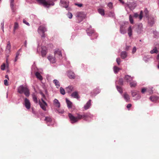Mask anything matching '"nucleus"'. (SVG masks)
<instances>
[{"mask_svg":"<svg viewBox=\"0 0 159 159\" xmlns=\"http://www.w3.org/2000/svg\"><path fill=\"white\" fill-rule=\"evenodd\" d=\"M76 116H75L71 113L68 114V116L71 123L73 124L77 122L79 120L83 119L84 120H87V119L88 117L91 118L93 116L90 113L84 114L83 115H80V114L77 113Z\"/></svg>","mask_w":159,"mask_h":159,"instance_id":"f257e3e1","label":"nucleus"},{"mask_svg":"<svg viewBox=\"0 0 159 159\" xmlns=\"http://www.w3.org/2000/svg\"><path fill=\"white\" fill-rule=\"evenodd\" d=\"M17 91L20 94L24 93L27 97H29L30 94V91L28 89L26 86L24 87L23 85H20L18 87Z\"/></svg>","mask_w":159,"mask_h":159,"instance_id":"f03ea898","label":"nucleus"},{"mask_svg":"<svg viewBox=\"0 0 159 159\" xmlns=\"http://www.w3.org/2000/svg\"><path fill=\"white\" fill-rule=\"evenodd\" d=\"M86 14L82 11H78L76 14V22L79 23L83 21L86 17Z\"/></svg>","mask_w":159,"mask_h":159,"instance_id":"7ed1b4c3","label":"nucleus"},{"mask_svg":"<svg viewBox=\"0 0 159 159\" xmlns=\"http://www.w3.org/2000/svg\"><path fill=\"white\" fill-rule=\"evenodd\" d=\"M43 7H48L51 6H53L54 5L53 2H50L47 1L46 0H36Z\"/></svg>","mask_w":159,"mask_h":159,"instance_id":"20e7f679","label":"nucleus"},{"mask_svg":"<svg viewBox=\"0 0 159 159\" xmlns=\"http://www.w3.org/2000/svg\"><path fill=\"white\" fill-rule=\"evenodd\" d=\"M41 100L43 102L42 103L39 100V104L41 108L44 110H46V106H47V104L44 101L43 98H41Z\"/></svg>","mask_w":159,"mask_h":159,"instance_id":"39448f33","label":"nucleus"},{"mask_svg":"<svg viewBox=\"0 0 159 159\" xmlns=\"http://www.w3.org/2000/svg\"><path fill=\"white\" fill-rule=\"evenodd\" d=\"M24 105L27 109H29L30 108L31 104L30 101L27 98H25L24 99Z\"/></svg>","mask_w":159,"mask_h":159,"instance_id":"423d86ee","label":"nucleus"},{"mask_svg":"<svg viewBox=\"0 0 159 159\" xmlns=\"http://www.w3.org/2000/svg\"><path fill=\"white\" fill-rule=\"evenodd\" d=\"M127 6L130 9H134L136 6V3L135 2H133L129 3L126 4Z\"/></svg>","mask_w":159,"mask_h":159,"instance_id":"0eeeda50","label":"nucleus"},{"mask_svg":"<svg viewBox=\"0 0 159 159\" xmlns=\"http://www.w3.org/2000/svg\"><path fill=\"white\" fill-rule=\"evenodd\" d=\"M54 53L55 56L58 57L60 58L62 57L61 51L59 49H56Z\"/></svg>","mask_w":159,"mask_h":159,"instance_id":"6e6552de","label":"nucleus"},{"mask_svg":"<svg viewBox=\"0 0 159 159\" xmlns=\"http://www.w3.org/2000/svg\"><path fill=\"white\" fill-rule=\"evenodd\" d=\"M60 5L61 6L67 8L68 7V3L66 1L61 0L60 2Z\"/></svg>","mask_w":159,"mask_h":159,"instance_id":"1a4fd4ad","label":"nucleus"},{"mask_svg":"<svg viewBox=\"0 0 159 159\" xmlns=\"http://www.w3.org/2000/svg\"><path fill=\"white\" fill-rule=\"evenodd\" d=\"M39 31H41L42 33H45L47 31V29L43 25L40 26L38 29V32L39 33Z\"/></svg>","mask_w":159,"mask_h":159,"instance_id":"9d476101","label":"nucleus"},{"mask_svg":"<svg viewBox=\"0 0 159 159\" xmlns=\"http://www.w3.org/2000/svg\"><path fill=\"white\" fill-rule=\"evenodd\" d=\"M11 48V44L10 42H8L5 51L7 53H9L10 52Z\"/></svg>","mask_w":159,"mask_h":159,"instance_id":"9b49d317","label":"nucleus"},{"mask_svg":"<svg viewBox=\"0 0 159 159\" xmlns=\"http://www.w3.org/2000/svg\"><path fill=\"white\" fill-rule=\"evenodd\" d=\"M48 58L51 62L53 63L56 62V60L54 57L52 56L49 55L48 57Z\"/></svg>","mask_w":159,"mask_h":159,"instance_id":"f8f14e48","label":"nucleus"},{"mask_svg":"<svg viewBox=\"0 0 159 159\" xmlns=\"http://www.w3.org/2000/svg\"><path fill=\"white\" fill-rule=\"evenodd\" d=\"M91 100H89L86 104L84 106V108L85 110H87L89 109L91 105Z\"/></svg>","mask_w":159,"mask_h":159,"instance_id":"ddd939ff","label":"nucleus"},{"mask_svg":"<svg viewBox=\"0 0 159 159\" xmlns=\"http://www.w3.org/2000/svg\"><path fill=\"white\" fill-rule=\"evenodd\" d=\"M68 76L70 79H74L75 78L74 73L71 71H69L68 72Z\"/></svg>","mask_w":159,"mask_h":159,"instance_id":"4468645a","label":"nucleus"},{"mask_svg":"<svg viewBox=\"0 0 159 159\" xmlns=\"http://www.w3.org/2000/svg\"><path fill=\"white\" fill-rule=\"evenodd\" d=\"M53 104L54 105L57 107H59L60 106V104L58 100L55 99L53 101Z\"/></svg>","mask_w":159,"mask_h":159,"instance_id":"2eb2a0df","label":"nucleus"},{"mask_svg":"<svg viewBox=\"0 0 159 159\" xmlns=\"http://www.w3.org/2000/svg\"><path fill=\"white\" fill-rule=\"evenodd\" d=\"M158 98L157 96H152L150 97V100L153 102H156L158 99Z\"/></svg>","mask_w":159,"mask_h":159,"instance_id":"dca6fc26","label":"nucleus"},{"mask_svg":"<svg viewBox=\"0 0 159 159\" xmlns=\"http://www.w3.org/2000/svg\"><path fill=\"white\" fill-rule=\"evenodd\" d=\"M74 90V87L72 86H70L66 88V90L67 92L70 93Z\"/></svg>","mask_w":159,"mask_h":159,"instance_id":"f3484780","label":"nucleus"},{"mask_svg":"<svg viewBox=\"0 0 159 159\" xmlns=\"http://www.w3.org/2000/svg\"><path fill=\"white\" fill-rule=\"evenodd\" d=\"M146 16L148 18V23L150 24V25L152 26L154 23V19L152 18V19L148 17V16L146 15Z\"/></svg>","mask_w":159,"mask_h":159,"instance_id":"a211bd4d","label":"nucleus"},{"mask_svg":"<svg viewBox=\"0 0 159 159\" xmlns=\"http://www.w3.org/2000/svg\"><path fill=\"white\" fill-rule=\"evenodd\" d=\"M123 97L126 102H127L129 101L130 99L129 96L126 93H125L124 94Z\"/></svg>","mask_w":159,"mask_h":159,"instance_id":"6ab92c4d","label":"nucleus"},{"mask_svg":"<svg viewBox=\"0 0 159 159\" xmlns=\"http://www.w3.org/2000/svg\"><path fill=\"white\" fill-rule=\"evenodd\" d=\"M71 96L73 98L77 99H78L80 98L78 95V92L76 91L73 92L71 94Z\"/></svg>","mask_w":159,"mask_h":159,"instance_id":"aec40b11","label":"nucleus"},{"mask_svg":"<svg viewBox=\"0 0 159 159\" xmlns=\"http://www.w3.org/2000/svg\"><path fill=\"white\" fill-rule=\"evenodd\" d=\"M125 79L128 82L131 81L133 79V78L130 76L127 75L125 76Z\"/></svg>","mask_w":159,"mask_h":159,"instance_id":"412c9836","label":"nucleus"},{"mask_svg":"<svg viewBox=\"0 0 159 159\" xmlns=\"http://www.w3.org/2000/svg\"><path fill=\"white\" fill-rule=\"evenodd\" d=\"M35 75L36 77L40 80H43V77L38 72H37L35 73Z\"/></svg>","mask_w":159,"mask_h":159,"instance_id":"4be33fe9","label":"nucleus"},{"mask_svg":"<svg viewBox=\"0 0 159 159\" xmlns=\"http://www.w3.org/2000/svg\"><path fill=\"white\" fill-rule=\"evenodd\" d=\"M32 97L33 101L36 103H37L38 102L37 98V96L34 93H33L32 94Z\"/></svg>","mask_w":159,"mask_h":159,"instance_id":"5701e85b","label":"nucleus"},{"mask_svg":"<svg viewBox=\"0 0 159 159\" xmlns=\"http://www.w3.org/2000/svg\"><path fill=\"white\" fill-rule=\"evenodd\" d=\"M19 27V25L16 22L14 23V29H13V33L14 34L15 33V30H17Z\"/></svg>","mask_w":159,"mask_h":159,"instance_id":"b1692460","label":"nucleus"},{"mask_svg":"<svg viewBox=\"0 0 159 159\" xmlns=\"http://www.w3.org/2000/svg\"><path fill=\"white\" fill-rule=\"evenodd\" d=\"M53 82L55 84L57 88H58L60 87V85L59 82L57 80H54Z\"/></svg>","mask_w":159,"mask_h":159,"instance_id":"393cba45","label":"nucleus"},{"mask_svg":"<svg viewBox=\"0 0 159 159\" xmlns=\"http://www.w3.org/2000/svg\"><path fill=\"white\" fill-rule=\"evenodd\" d=\"M150 52L151 54L157 53L158 52V51L157 48L155 47L152 50L150 51Z\"/></svg>","mask_w":159,"mask_h":159,"instance_id":"a878e982","label":"nucleus"},{"mask_svg":"<svg viewBox=\"0 0 159 159\" xmlns=\"http://www.w3.org/2000/svg\"><path fill=\"white\" fill-rule=\"evenodd\" d=\"M127 56V53L125 52H123L121 53V57L123 59L125 58Z\"/></svg>","mask_w":159,"mask_h":159,"instance_id":"bb28decb","label":"nucleus"},{"mask_svg":"<svg viewBox=\"0 0 159 159\" xmlns=\"http://www.w3.org/2000/svg\"><path fill=\"white\" fill-rule=\"evenodd\" d=\"M66 100L68 108H71L72 107V103L67 99H66Z\"/></svg>","mask_w":159,"mask_h":159,"instance_id":"cd10ccee","label":"nucleus"},{"mask_svg":"<svg viewBox=\"0 0 159 159\" xmlns=\"http://www.w3.org/2000/svg\"><path fill=\"white\" fill-rule=\"evenodd\" d=\"M47 53V51L45 49H44L43 48H42L41 51V54L42 56L43 57L45 56Z\"/></svg>","mask_w":159,"mask_h":159,"instance_id":"c85d7f7f","label":"nucleus"},{"mask_svg":"<svg viewBox=\"0 0 159 159\" xmlns=\"http://www.w3.org/2000/svg\"><path fill=\"white\" fill-rule=\"evenodd\" d=\"M14 0H10V7L11 9L12 10H13L14 9Z\"/></svg>","mask_w":159,"mask_h":159,"instance_id":"c756f323","label":"nucleus"},{"mask_svg":"<svg viewBox=\"0 0 159 159\" xmlns=\"http://www.w3.org/2000/svg\"><path fill=\"white\" fill-rule=\"evenodd\" d=\"M136 82L133 81L130 83L129 85L131 87H134L136 86Z\"/></svg>","mask_w":159,"mask_h":159,"instance_id":"7c9ffc66","label":"nucleus"},{"mask_svg":"<svg viewBox=\"0 0 159 159\" xmlns=\"http://www.w3.org/2000/svg\"><path fill=\"white\" fill-rule=\"evenodd\" d=\"M150 57L149 56H145L143 57V60L145 62H147L149 60L150 58Z\"/></svg>","mask_w":159,"mask_h":159,"instance_id":"2f4dec72","label":"nucleus"},{"mask_svg":"<svg viewBox=\"0 0 159 159\" xmlns=\"http://www.w3.org/2000/svg\"><path fill=\"white\" fill-rule=\"evenodd\" d=\"M120 32L121 34H124L126 33V30L125 29H123V27H120Z\"/></svg>","mask_w":159,"mask_h":159,"instance_id":"473e14b6","label":"nucleus"},{"mask_svg":"<svg viewBox=\"0 0 159 159\" xmlns=\"http://www.w3.org/2000/svg\"><path fill=\"white\" fill-rule=\"evenodd\" d=\"M113 68L114 71L115 73H117L120 70V69L119 67L116 66H114Z\"/></svg>","mask_w":159,"mask_h":159,"instance_id":"72a5a7b5","label":"nucleus"},{"mask_svg":"<svg viewBox=\"0 0 159 159\" xmlns=\"http://www.w3.org/2000/svg\"><path fill=\"white\" fill-rule=\"evenodd\" d=\"M132 30L130 26L129 27L128 29V34L129 36L132 35Z\"/></svg>","mask_w":159,"mask_h":159,"instance_id":"f704fd0d","label":"nucleus"},{"mask_svg":"<svg viewBox=\"0 0 159 159\" xmlns=\"http://www.w3.org/2000/svg\"><path fill=\"white\" fill-rule=\"evenodd\" d=\"M132 95L133 97H138V94H137V92L135 91L132 92Z\"/></svg>","mask_w":159,"mask_h":159,"instance_id":"c9c22d12","label":"nucleus"},{"mask_svg":"<svg viewBox=\"0 0 159 159\" xmlns=\"http://www.w3.org/2000/svg\"><path fill=\"white\" fill-rule=\"evenodd\" d=\"M116 88L118 90V91L121 93L122 92V89L121 87L118 86H116Z\"/></svg>","mask_w":159,"mask_h":159,"instance_id":"e433bc0d","label":"nucleus"},{"mask_svg":"<svg viewBox=\"0 0 159 159\" xmlns=\"http://www.w3.org/2000/svg\"><path fill=\"white\" fill-rule=\"evenodd\" d=\"M60 91L62 95H64L65 93V90L62 87L60 88Z\"/></svg>","mask_w":159,"mask_h":159,"instance_id":"4c0bfd02","label":"nucleus"},{"mask_svg":"<svg viewBox=\"0 0 159 159\" xmlns=\"http://www.w3.org/2000/svg\"><path fill=\"white\" fill-rule=\"evenodd\" d=\"M45 120L47 122H50L52 121V119L51 118L48 117H46Z\"/></svg>","mask_w":159,"mask_h":159,"instance_id":"58836bf2","label":"nucleus"},{"mask_svg":"<svg viewBox=\"0 0 159 159\" xmlns=\"http://www.w3.org/2000/svg\"><path fill=\"white\" fill-rule=\"evenodd\" d=\"M67 16L70 19H71L72 17V14L71 13L68 12V13L67 14Z\"/></svg>","mask_w":159,"mask_h":159,"instance_id":"ea45409f","label":"nucleus"},{"mask_svg":"<svg viewBox=\"0 0 159 159\" xmlns=\"http://www.w3.org/2000/svg\"><path fill=\"white\" fill-rule=\"evenodd\" d=\"M119 84L120 85H122L123 84V80L122 79H120L119 80Z\"/></svg>","mask_w":159,"mask_h":159,"instance_id":"a19ab883","label":"nucleus"},{"mask_svg":"<svg viewBox=\"0 0 159 159\" xmlns=\"http://www.w3.org/2000/svg\"><path fill=\"white\" fill-rule=\"evenodd\" d=\"M107 6L109 7V9H111L113 6L112 3L110 2L108 3Z\"/></svg>","mask_w":159,"mask_h":159,"instance_id":"79ce46f5","label":"nucleus"},{"mask_svg":"<svg viewBox=\"0 0 159 159\" xmlns=\"http://www.w3.org/2000/svg\"><path fill=\"white\" fill-rule=\"evenodd\" d=\"M6 66L5 63H3L1 66V69L2 70H4L5 69Z\"/></svg>","mask_w":159,"mask_h":159,"instance_id":"37998d69","label":"nucleus"},{"mask_svg":"<svg viewBox=\"0 0 159 159\" xmlns=\"http://www.w3.org/2000/svg\"><path fill=\"white\" fill-rule=\"evenodd\" d=\"M20 54V53L19 52H16V57H15V61H16L17 59H18V56H19Z\"/></svg>","mask_w":159,"mask_h":159,"instance_id":"c03bdc74","label":"nucleus"},{"mask_svg":"<svg viewBox=\"0 0 159 159\" xmlns=\"http://www.w3.org/2000/svg\"><path fill=\"white\" fill-rule=\"evenodd\" d=\"M129 20H130V23L131 24H133V19H132V17L131 15H129Z\"/></svg>","mask_w":159,"mask_h":159,"instance_id":"a18cd8bd","label":"nucleus"},{"mask_svg":"<svg viewBox=\"0 0 159 159\" xmlns=\"http://www.w3.org/2000/svg\"><path fill=\"white\" fill-rule=\"evenodd\" d=\"M104 11H98V12L99 13H100L101 15L103 16L105 14V12Z\"/></svg>","mask_w":159,"mask_h":159,"instance_id":"49530a36","label":"nucleus"},{"mask_svg":"<svg viewBox=\"0 0 159 159\" xmlns=\"http://www.w3.org/2000/svg\"><path fill=\"white\" fill-rule=\"evenodd\" d=\"M75 6H77L79 7H81L83 6V4L82 3H75Z\"/></svg>","mask_w":159,"mask_h":159,"instance_id":"de8ad7c7","label":"nucleus"},{"mask_svg":"<svg viewBox=\"0 0 159 159\" xmlns=\"http://www.w3.org/2000/svg\"><path fill=\"white\" fill-rule=\"evenodd\" d=\"M131 106L132 105L131 104H129L127 105L126 107L128 110H130V109L131 107Z\"/></svg>","mask_w":159,"mask_h":159,"instance_id":"09e8293b","label":"nucleus"},{"mask_svg":"<svg viewBox=\"0 0 159 159\" xmlns=\"http://www.w3.org/2000/svg\"><path fill=\"white\" fill-rule=\"evenodd\" d=\"M116 62L118 65L120 64V58H117L116 60Z\"/></svg>","mask_w":159,"mask_h":159,"instance_id":"8fccbe9b","label":"nucleus"},{"mask_svg":"<svg viewBox=\"0 0 159 159\" xmlns=\"http://www.w3.org/2000/svg\"><path fill=\"white\" fill-rule=\"evenodd\" d=\"M23 23H24V24H25L26 25H27L28 26L30 25V24H29V23L28 22H27L25 19H24L23 20Z\"/></svg>","mask_w":159,"mask_h":159,"instance_id":"3c124183","label":"nucleus"},{"mask_svg":"<svg viewBox=\"0 0 159 159\" xmlns=\"http://www.w3.org/2000/svg\"><path fill=\"white\" fill-rule=\"evenodd\" d=\"M143 11H141L140 13V20H141L142 19L143 16L142 15Z\"/></svg>","mask_w":159,"mask_h":159,"instance_id":"603ef678","label":"nucleus"},{"mask_svg":"<svg viewBox=\"0 0 159 159\" xmlns=\"http://www.w3.org/2000/svg\"><path fill=\"white\" fill-rule=\"evenodd\" d=\"M57 111L60 113H63L64 112V111L62 109H59Z\"/></svg>","mask_w":159,"mask_h":159,"instance_id":"864d4df0","label":"nucleus"},{"mask_svg":"<svg viewBox=\"0 0 159 159\" xmlns=\"http://www.w3.org/2000/svg\"><path fill=\"white\" fill-rule=\"evenodd\" d=\"M4 84L6 86H8V85L7 80H4Z\"/></svg>","mask_w":159,"mask_h":159,"instance_id":"5fc2aeb1","label":"nucleus"},{"mask_svg":"<svg viewBox=\"0 0 159 159\" xmlns=\"http://www.w3.org/2000/svg\"><path fill=\"white\" fill-rule=\"evenodd\" d=\"M147 90L145 88H143L142 89L141 92L142 93H144Z\"/></svg>","mask_w":159,"mask_h":159,"instance_id":"6e6d98bb","label":"nucleus"},{"mask_svg":"<svg viewBox=\"0 0 159 159\" xmlns=\"http://www.w3.org/2000/svg\"><path fill=\"white\" fill-rule=\"evenodd\" d=\"M88 34L89 35H90V34H93L94 33L93 31H89L87 32Z\"/></svg>","mask_w":159,"mask_h":159,"instance_id":"4d7b16f0","label":"nucleus"},{"mask_svg":"<svg viewBox=\"0 0 159 159\" xmlns=\"http://www.w3.org/2000/svg\"><path fill=\"white\" fill-rule=\"evenodd\" d=\"M121 3L122 5L124 4L125 3L123 0H118Z\"/></svg>","mask_w":159,"mask_h":159,"instance_id":"13d9d810","label":"nucleus"},{"mask_svg":"<svg viewBox=\"0 0 159 159\" xmlns=\"http://www.w3.org/2000/svg\"><path fill=\"white\" fill-rule=\"evenodd\" d=\"M136 51V48L135 47H134L132 51V53H134Z\"/></svg>","mask_w":159,"mask_h":159,"instance_id":"bf43d9fd","label":"nucleus"},{"mask_svg":"<svg viewBox=\"0 0 159 159\" xmlns=\"http://www.w3.org/2000/svg\"><path fill=\"white\" fill-rule=\"evenodd\" d=\"M4 22H3L2 23H1V25H2V28L3 30V31L4 30H3V28H4Z\"/></svg>","mask_w":159,"mask_h":159,"instance_id":"052dcab7","label":"nucleus"},{"mask_svg":"<svg viewBox=\"0 0 159 159\" xmlns=\"http://www.w3.org/2000/svg\"><path fill=\"white\" fill-rule=\"evenodd\" d=\"M139 16V15L137 13H135L134 15V17L136 18Z\"/></svg>","mask_w":159,"mask_h":159,"instance_id":"680f3d73","label":"nucleus"},{"mask_svg":"<svg viewBox=\"0 0 159 159\" xmlns=\"http://www.w3.org/2000/svg\"><path fill=\"white\" fill-rule=\"evenodd\" d=\"M42 33V34L41 35V37H43V38L45 37V34L44 33Z\"/></svg>","mask_w":159,"mask_h":159,"instance_id":"e2e57ef3","label":"nucleus"},{"mask_svg":"<svg viewBox=\"0 0 159 159\" xmlns=\"http://www.w3.org/2000/svg\"><path fill=\"white\" fill-rule=\"evenodd\" d=\"M27 41L26 40H25L24 43L25 46V47H27Z\"/></svg>","mask_w":159,"mask_h":159,"instance_id":"0e129e2a","label":"nucleus"},{"mask_svg":"<svg viewBox=\"0 0 159 159\" xmlns=\"http://www.w3.org/2000/svg\"><path fill=\"white\" fill-rule=\"evenodd\" d=\"M157 60H159V53L157 55Z\"/></svg>","mask_w":159,"mask_h":159,"instance_id":"69168bd1","label":"nucleus"},{"mask_svg":"<svg viewBox=\"0 0 159 159\" xmlns=\"http://www.w3.org/2000/svg\"><path fill=\"white\" fill-rule=\"evenodd\" d=\"M5 78H7V79H9L8 76V75H6L5 76Z\"/></svg>","mask_w":159,"mask_h":159,"instance_id":"338daca9","label":"nucleus"},{"mask_svg":"<svg viewBox=\"0 0 159 159\" xmlns=\"http://www.w3.org/2000/svg\"><path fill=\"white\" fill-rule=\"evenodd\" d=\"M41 94H42V96H43V98H45V96L44 94H43V93H42Z\"/></svg>","mask_w":159,"mask_h":159,"instance_id":"774afa93","label":"nucleus"}]
</instances>
